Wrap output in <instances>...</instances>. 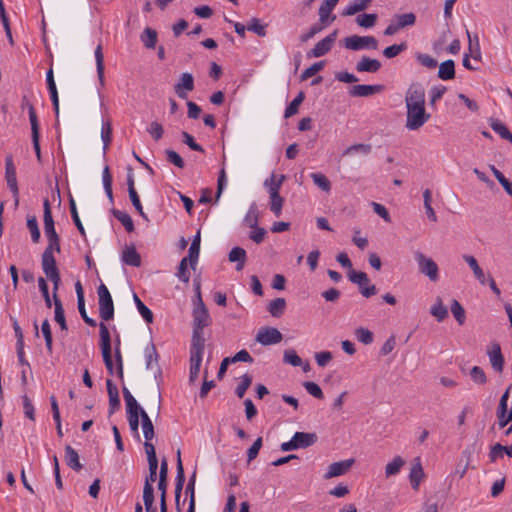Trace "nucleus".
Returning <instances> with one entry per match:
<instances>
[{
  "label": "nucleus",
  "mask_w": 512,
  "mask_h": 512,
  "mask_svg": "<svg viewBox=\"0 0 512 512\" xmlns=\"http://www.w3.org/2000/svg\"><path fill=\"white\" fill-rule=\"evenodd\" d=\"M405 127L410 131L419 130L430 119V114L426 112L425 106L406 108Z\"/></svg>",
  "instance_id": "1"
},
{
  "label": "nucleus",
  "mask_w": 512,
  "mask_h": 512,
  "mask_svg": "<svg viewBox=\"0 0 512 512\" xmlns=\"http://www.w3.org/2000/svg\"><path fill=\"white\" fill-rule=\"evenodd\" d=\"M99 314L102 320L109 321L114 317V304L112 296L105 284L101 283L97 288Z\"/></svg>",
  "instance_id": "2"
},
{
  "label": "nucleus",
  "mask_w": 512,
  "mask_h": 512,
  "mask_svg": "<svg viewBox=\"0 0 512 512\" xmlns=\"http://www.w3.org/2000/svg\"><path fill=\"white\" fill-rule=\"evenodd\" d=\"M100 347L104 364L110 374L114 372V364L111 355V338L107 326L100 323Z\"/></svg>",
  "instance_id": "3"
},
{
  "label": "nucleus",
  "mask_w": 512,
  "mask_h": 512,
  "mask_svg": "<svg viewBox=\"0 0 512 512\" xmlns=\"http://www.w3.org/2000/svg\"><path fill=\"white\" fill-rule=\"evenodd\" d=\"M41 264L46 277L53 283V291H58L61 278L54 254L43 253Z\"/></svg>",
  "instance_id": "4"
},
{
  "label": "nucleus",
  "mask_w": 512,
  "mask_h": 512,
  "mask_svg": "<svg viewBox=\"0 0 512 512\" xmlns=\"http://www.w3.org/2000/svg\"><path fill=\"white\" fill-rule=\"evenodd\" d=\"M415 260L417 261L419 271L427 276L430 281L436 282L439 279V268L436 262L422 252L417 251L415 253Z\"/></svg>",
  "instance_id": "5"
},
{
  "label": "nucleus",
  "mask_w": 512,
  "mask_h": 512,
  "mask_svg": "<svg viewBox=\"0 0 512 512\" xmlns=\"http://www.w3.org/2000/svg\"><path fill=\"white\" fill-rule=\"evenodd\" d=\"M192 318L193 330L195 331H203L205 327L211 324V317L202 297H199V303H194Z\"/></svg>",
  "instance_id": "6"
},
{
  "label": "nucleus",
  "mask_w": 512,
  "mask_h": 512,
  "mask_svg": "<svg viewBox=\"0 0 512 512\" xmlns=\"http://www.w3.org/2000/svg\"><path fill=\"white\" fill-rule=\"evenodd\" d=\"M345 48L353 51L362 49H377L378 41L373 36L352 35L344 39Z\"/></svg>",
  "instance_id": "7"
},
{
  "label": "nucleus",
  "mask_w": 512,
  "mask_h": 512,
  "mask_svg": "<svg viewBox=\"0 0 512 512\" xmlns=\"http://www.w3.org/2000/svg\"><path fill=\"white\" fill-rule=\"evenodd\" d=\"M5 179L8 188L13 194L15 205L17 206L19 203V188L16 177V167L11 154L7 155L5 158Z\"/></svg>",
  "instance_id": "8"
},
{
  "label": "nucleus",
  "mask_w": 512,
  "mask_h": 512,
  "mask_svg": "<svg viewBox=\"0 0 512 512\" xmlns=\"http://www.w3.org/2000/svg\"><path fill=\"white\" fill-rule=\"evenodd\" d=\"M405 105L408 107L425 106V90L419 83H413L405 93Z\"/></svg>",
  "instance_id": "9"
},
{
  "label": "nucleus",
  "mask_w": 512,
  "mask_h": 512,
  "mask_svg": "<svg viewBox=\"0 0 512 512\" xmlns=\"http://www.w3.org/2000/svg\"><path fill=\"white\" fill-rule=\"evenodd\" d=\"M282 338L281 332L273 327L261 328L256 335V341L265 346L277 344Z\"/></svg>",
  "instance_id": "10"
},
{
  "label": "nucleus",
  "mask_w": 512,
  "mask_h": 512,
  "mask_svg": "<svg viewBox=\"0 0 512 512\" xmlns=\"http://www.w3.org/2000/svg\"><path fill=\"white\" fill-rule=\"evenodd\" d=\"M29 120L31 124V137H32V143L33 148L35 150V154L37 157V160L41 162V149H40V143H39V123L37 119V115L35 112V108L33 105H29Z\"/></svg>",
  "instance_id": "11"
},
{
  "label": "nucleus",
  "mask_w": 512,
  "mask_h": 512,
  "mask_svg": "<svg viewBox=\"0 0 512 512\" xmlns=\"http://www.w3.org/2000/svg\"><path fill=\"white\" fill-rule=\"evenodd\" d=\"M194 90V77L191 73L185 72L180 76L179 81L174 86V91L181 99L188 97V92Z\"/></svg>",
  "instance_id": "12"
},
{
  "label": "nucleus",
  "mask_w": 512,
  "mask_h": 512,
  "mask_svg": "<svg viewBox=\"0 0 512 512\" xmlns=\"http://www.w3.org/2000/svg\"><path fill=\"white\" fill-rule=\"evenodd\" d=\"M336 36L337 31L326 36L314 46V48L308 53V56L318 58L327 54L331 50L332 45L336 40Z\"/></svg>",
  "instance_id": "13"
},
{
  "label": "nucleus",
  "mask_w": 512,
  "mask_h": 512,
  "mask_svg": "<svg viewBox=\"0 0 512 512\" xmlns=\"http://www.w3.org/2000/svg\"><path fill=\"white\" fill-rule=\"evenodd\" d=\"M487 354L492 368L496 372L501 373L504 368V357L502 355L500 345L497 342L491 343L487 350Z\"/></svg>",
  "instance_id": "14"
},
{
  "label": "nucleus",
  "mask_w": 512,
  "mask_h": 512,
  "mask_svg": "<svg viewBox=\"0 0 512 512\" xmlns=\"http://www.w3.org/2000/svg\"><path fill=\"white\" fill-rule=\"evenodd\" d=\"M354 459H347L344 461L334 462L329 465L328 470L324 474V479H331L344 475L354 464Z\"/></svg>",
  "instance_id": "15"
},
{
  "label": "nucleus",
  "mask_w": 512,
  "mask_h": 512,
  "mask_svg": "<svg viewBox=\"0 0 512 512\" xmlns=\"http://www.w3.org/2000/svg\"><path fill=\"white\" fill-rule=\"evenodd\" d=\"M144 358H145L146 369L152 370L156 366L157 373H155V378H157L158 376H161L162 372H161V369L158 367L159 355H158L156 347L152 341L144 349Z\"/></svg>",
  "instance_id": "16"
},
{
  "label": "nucleus",
  "mask_w": 512,
  "mask_h": 512,
  "mask_svg": "<svg viewBox=\"0 0 512 512\" xmlns=\"http://www.w3.org/2000/svg\"><path fill=\"white\" fill-rule=\"evenodd\" d=\"M43 210H44V233L47 239L59 237L54 225V220L51 213V206L49 200L46 198L43 202Z\"/></svg>",
  "instance_id": "17"
},
{
  "label": "nucleus",
  "mask_w": 512,
  "mask_h": 512,
  "mask_svg": "<svg viewBox=\"0 0 512 512\" xmlns=\"http://www.w3.org/2000/svg\"><path fill=\"white\" fill-rule=\"evenodd\" d=\"M204 349H205L204 332L193 330L192 342H191V347H190V357L202 359Z\"/></svg>",
  "instance_id": "18"
},
{
  "label": "nucleus",
  "mask_w": 512,
  "mask_h": 512,
  "mask_svg": "<svg viewBox=\"0 0 512 512\" xmlns=\"http://www.w3.org/2000/svg\"><path fill=\"white\" fill-rule=\"evenodd\" d=\"M383 90L382 85H365L359 84L353 86L349 94L353 97H368L376 93H380Z\"/></svg>",
  "instance_id": "19"
},
{
  "label": "nucleus",
  "mask_w": 512,
  "mask_h": 512,
  "mask_svg": "<svg viewBox=\"0 0 512 512\" xmlns=\"http://www.w3.org/2000/svg\"><path fill=\"white\" fill-rule=\"evenodd\" d=\"M177 475H176V485H175V499L176 505H179V499L181 495V491L183 489V485L185 482V474L184 468L181 461V453L180 450L177 451V465H176Z\"/></svg>",
  "instance_id": "20"
},
{
  "label": "nucleus",
  "mask_w": 512,
  "mask_h": 512,
  "mask_svg": "<svg viewBox=\"0 0 512 512\" xmlns=\"http://www.w3.org/2000/svg\"><path fill=\"white\" fill-rule=\"evenodd\" d=\"M292 439L296 445V449H304L316 443L317 435L315 433L296 432Z\"/></svg>",
  "instance_id": "21"
},
{
  "label": "nucleus",
  "mask_w": 512,
  "mask_h": 512,
  "mask_svg": "<svg viewBox=\"0 0 512 512\" xmlns=\"http://www.w3.org/2000/svg\"><path fill=\"white\" fill-rule=\"evenodd\" d=\"M381 68V63L377 59H371L363 56L356 64L358 72L376 73Z\"/></svg>",
  "instance_id": "22"
},
{
  "label": "nucleus",
  "mask_w": 512,
  "mask_h": 512,
  "mask_svg": "<svg viewBox=\"0 0 512 512\" xmlns=\"http://www.w3.org/2000/svg\"><path fill=\"white\" fill-rule=\"evenodd\" d=\"M424 478V471L421 465L419 458L416 459L415 463L412 464L409 479L411 482V486L414 490L419 489V485L421 480Z\"/></svg>",
  "instance_id": "23"
},
{
  "label": "nucleus",
  "mask_w": 512,
  "mask_h": 512,
  "mask_svg": "<svg viewBox=\"0 0 512 512\" xmlns=\"http://www.w3.org/2000/svg\"><path fill=\"white\" fill-rule=\"evenodd\" d=\"M463 260L468 264V266L473 271L475 278L479 281L480 284H486V276L483 269L479 266L476 258L471 255H463Z\"/></svg>",
  "instance_id": "24"
},
{
  "label": "nucleus",
  "mask_w": 512,
  "mask_h": 512,
  "mask_svg": "<svg viewBox=\"0 0 512 512\" xmlns=\"http://www.w3.org/2000/svg\"><path fill=\"white\" fill-rule=\"evenodd\" d=\"M122 261L126 265L139 267L141 265V257L134 246L126 247L122 253Z\"/></svg>",
  "instance_id": "25"
},
{
  "label": "nucleus",
  "mask_w": 512,
  "mask_h": 512,
  "mask_svg": "<svg viewBox=\"0 0 512 512\" xmlns=\"http://www.w3.org/2000/svg\"><path fill=\"white\" fill-rule=\"evenodd\" d=\"M200 253V231L197 232L196 236L194 237L188 251V256H186L189 259V265L190 267L195 270L198 258Z\"/></svg>",
  "instance_id": "26"
},
{
  "label": "nucleus",
  "mask_w": 512,
  "mask_h": 512,
  "mask_svg": "<svg viewBox=\"0 0 512 512\" xmlns=\"http://www.w3.org/2000/svg\"><path fill=\"white\" fill-rule=\"evenodd\" d=\"M269 195H270V209L276 217H279L282 212L284 199L278 193L277 186H275L272 189H269Z\"/></svg>",
  "instance_id": "27"
},
{
  "label": "nucleus",
  "mask_w": 512,
  "mask_h": 512,
  "mask_svg": "<svg viewBox=\"0 0 512 512\" xmlns=\"http://www.w3.org/2000/svg\"><path fill=\"white\" fill-rule=\"evenodd\" d=\"M53 302L55 306V321L60 325L61 330L67 331L68 327L65 320L64 309L61 300L58 298L57 291H53Z\"/></svg>",
  "instance_id": "28"
},
{
  "label": "nucleus",
  "mask_w": 512,
  "mask_h": 512,
  "mask_svg": "<svg viewBox=\"0 0 512 512\" xmlns=\"http://www.w3.org/2000/svg\"><path fill=\"white\" fill-rule=\"evenodd\" d=\"M246 258H247L246 251L241 247L232 248V250L229 252V256H228V259L230 262L237 263V265H236L237 271H241L244 268Z\"/></svg>",
  "instance_id": "29"
},
{
  "label": "nucleus",
  "mask_w": 512,
  "mask_h": 512,
  "mask_svg": "<svg viewBox=\"0 0 512 512\" xmlns=\"http://www.w3.org/2000/svg\"><path fill=\"white\" fill-rule=\"evenodd\" d=\"M65 461L66 464L75 471H80L82 469V464L79 461V455L70 445L65 447Z\"/></svg>",
  "instance_id": "30"
},
{
  "label": "nucleus",
  "mask_w": 512,
  "mask_h": 512,
  "mask_svg": "<svg viewBox=\"0 0 512 512\" xmlns=\"http://www.w3.org/2000/svg\"><path fill=\"white\" fill-rule=\"evenodd\" d=\"M406 464V461L401 456H395L392 461H390L385 466V477L390 478L392 476L397 475L401 469Z\"/></svg>",
  "instance_id": "31"
},
{
  "label": "nucleus",
  "mask_w": 512,
  "mask_h": 512,
  "mask_svg": "<svg viewBox=\"0 0 512 512\" xmlns=\"http://www.w3.org/2000/svg\"><path fill=\"white\" fill-rule=\"evenodd\" d=\"M466 34L468 37V55H470L474 60H481V49L478 36H472L468 30H466Z\"/></svg>",
  "instance_id": "32"
},
{
  "label": "nucleus",
  "mask_w": 512,
  "mask_h": 512,
  "mask_svg": "<svg viewBox=\"0 0 512 512\" xmlns=\"http://www.w3.org/2000/svg\"><path fill=\"white\" fill-rule=\"evenodd\" d=\"M141 413V422H142V430L145 438V442L151 443L150 441L154 438V426L153 423L146 413V411H140Z\"/></svg>",
  "instance_id": "33"
},
{
  "label": "nucleus",
  "mask_w": 512,
  "mask_h": 512,
  "mask_svg": "<svg viewBox=\"0 0 512 512\" xmlns=\"http://www.w3.org/2000/svg\"><path fill=\"white\" fill-rule=\"evenodd\" d=\"M438 77L441 80H451L455 77V64L453 60L449 59L440 64Z\"/></svg>",
  "instance_id": "34"
},
{
  "label": "nucleus",
  "mask_w": 512,
  "mask_h": 512,
  "mask_svg": "<svg viewBox=\"0 0 512 512\" xmlns=\"http://www.w3.org/2000/svg\"><path fill=\"white\" fill-rule=\"evenodd\" d=\"M430 313L438 322L444 321L448 316V309L444 306L442 299L437 297L435 303L430 308Z\"/></svg>",
  "instance_id": "35"
},
{
  "label": "nucleus",
  "mask_w": 512,
  "mask_h": 512,
  "mask_svg": "<svg viewBox=\"0 0 512 512\" xmlns=\"http://www.w3.org/2000/svg\"><path fill=\"white\" fill-rule=\"evenodd\" d=\"M372 0H355L350 3L343 11L344 16H352L364 11L371 4Z\"/></svg>",
  "instance_id": "36"
},
{
  "label": "nucleus",
  "mask_w": 512,
  "mask_h": 512,
  "mask_svg": "<svg viewBox=\"0 0 512 512\" xmlns=\"http://www.w3.org/2000/svg\"><path fill=\"white\" fill-rule=\"evenodd\" d=\"M490 127L494 132L500 135L501 138L509 141L512 144V133L507 126L498 119H490Z\"/></svg>",
  "instance_id": "37"
},
{
  "label": "nucleus",
  "mask_w": 512,
  "mask_h": 512,
  "mask_svg": "<svg viewBox=\"0 0 512 512\" xmlns=\"http://www.w3.org/2000/svg\"><path fill=\"white\" fill-rule=\"evenodd\" d=\"M140 38H141L143 45L147 49L155 48L156 43H157V32L154 29H152L150 27H146L144 29L143 33L141 34Z\"/></svg>",
  "instance_id": "38"
},
{
  "label": "nucleus",
  "mask_w": 512,
  "mask_h": 512,
  "mask_svg": "<svg viewBox=\"0 0 512 512\" xmlns=\"http://www.w3.org/2000/svg\"><path fill=\"white\" fill-rule=\"evenodd\" d=\"M339 0H325L319 7V20L325 24Z\"/></svg>",
  "instance_id": "39"
},
{
  "label": "nucleus",
  "mask_w": 512,
  "mask_h": 512,
  "mask_svg": "<svg viewBox=\"0 0 512 512\" xmlns=\"http://www.w3.org/2000/svg\"><path fill=\"white\" fill-rule=\"evenodd\" d=\"M400 29L413 26L416 23V15L412 12L405 14H396L393 17Z\"/></svg>",
  "instance_id": "40"
},
{
  "label": "nucleus",
  "mask_w": 512,
  "mask_h": 512,
  "mask_svg": "<svg viewBox=\"0 0 512 512\" xmlns=\"http://www.w3.org/2000/svg\"><path fill=\"white\" fill-rule=\"evenodd\" d=\"M95 60H96V69H97V75L100 84L104 85V56L102 52V46L99 44L94 52Z\"/></svg>",
  "instance_id": "41"
},
{
  "label": "nucleus",
  "mask_w": 512,
  "mask_h": 512,
  "mask_svg": "<svg viewBox=\"0 0 512 512\" xmlns=\"http://www.w3.org/2000/svg\"><path fill=\"white\" fill-rule=\"evenodd\" d=\"M145 452L147 454V460L149 465V472H157L158 459L156 457L155 447L152 443H144Z\"/></svg>",
  "instance_id": "42"
},
{
  "label": "nucleus",
  "mask_w": 512,
  "mask_h": 512,
  "mask_svg": "<svg viewBox=\"0 0 512 512\" xmlns=\"http://www.w3.org/2000/svg\"><path fill=\"white\" fill-rule=\"evenodd\" d=\"M371 150H372V146L370 144H364V143L353 144V145L347 147L343 151L342 156H351L355 153L368 155V154H370Z\"/></svg>",
  "instance_id": "43"
},
{
  "label": "nucleus",
  "mask_w": 512,
  "mask_h": 512,
  "mask_svg": "<svg viewBox=\"0 0 512 512\" xmlns=\"http://www.w3.org/2000/svg\"><path fill=\"white\" fill-rule=\"evenodd\" d=\"M112 214L118 221L121 222L127 232H132L134 230L133 220L128 213L113 209Z\"/></svg>",
  "instance_id": "44"
},
{
  "label": "nucleus",
  "mask_w": 512,
  "mask_h": 512,
  "mask_svg": "<svg viewBox=\"0 0 512 512\" xmlns=\"http://www.w3.org/2000/svg\"><path fill=\"white\" fill-rule=\"evenodd\" d=\"M101 139L103 141V152L106 153L112 141V125L109 120L102 122Z\"/></svg>",
  "instance_id": "45"
},
{
  "label": "nucleus",
  "mask_w": 512,
  "mask_h": 512,
  "mask_svg": "<svg viewBox=\"0 0 512 512\" xmlns=\"http://www.w3.org/2000/svg\"><path fill=\"white\" fill-rule=\"evenodd\" d=\"M286 308V301L284 298H276L268 305V311L273 317H280Z\"/></svg>",
  "instance_id": "46"
},
{
  "label": "nucleus",
  "mask_w": 512,
  "mask_h": 512,
  "mask_svg": "<svg viewBox=\"0 0 512 512\" xmlns=\"http://www.w3.org/2000/svg\"><path fill=\"white\" fill-rule=\"evenodd\" d=\"M143 502L145 506V511L156 510V506H154V489L153 486L144 485L143 488Z\"/></svg>",
  "instance_id": "47"
},
{
  "label": "nucleus",
  "mask_w": 512,
  "mask_h": 512,
  "mask_svg": "<svg viewBox=\"0 0 512 512\" xmlns=\"http://www.w3.org/2000/svg\"><path fill=\"white\" fill-rule=\"evenodd\" d=\"M41 332H42L43 337L45 339L46 349H47L49 354H52V352H53V339H52V332H51L50 323H49V321L47 319H45L42 322Z\"/></svg>",
  "instance_id": "48"
},
{
  "label": "nucleus",
  "mask_w": 512,
  "mask_h": 512,
  "mask_svg": "<svg viewBox=\"0 0 512 512\" xmlns=\"http://www.w3.org/2000/svg\"><path fill=\"white\" fill-rule=\"evenodd\" d=\"M259 221V212L257 205L255 203H252L249 207L248 212L245 215L244 222L250 227H256L258 226Z\"/></svg>",
  "instance_id": "49"
},
{
  "label": "nucleus",
  "mask_w": 512,
  "mask_h": 512,
  "mask_svg": "<svg viewBox=\"0 0 512 512\" xmlns=\"http://www.w3.org/2000/svg\"><path fill=\"white\" fill-rule=\"evenodd\" d=\"M123 396L124 400L126 402V411H144V409L138 404L136 399L133 397V395L130 393V391L124 387L123 388Z\"/></svg>",
  "instance_id": "50"
},
{
  "label": "nucleus",
  "mask_w": 512,
  "mask_h": 512,
  "mask_svg": "<svg viewBox=\"0 0 512 512\" xmlns=\"http://www.w3.org/2000/svg\"><path fill=\"white\" fill-rule=\"evenodd\" d=\"M304 93L303 92H300L292 101L291 103L287 106V108L285 109V112H284V117L285 118H290L292 117L293 115H295L297 112H298V108L300 106V104L303 102L304 100Z\"/></svg>",
  "instance_id": "51"
},
{
  "label": "nucleus",
  "mask_w": 512,
  "mask_h": 512,
  "mask_svg": "<svg viewBox=\"0 0 512 512\" xmlns=\"http://www.w3.org/2000/svg\"><path fill=\"white\" fill-rule=\"evenodd\" d=\"M349 280L357 285H359L360 289L368 285L370 283V279L368 278L367 274L362 271H355L351 270L348 274Z\"/></svg>",
  "instance_id": "52"
},
{
  "label": "nucleus",
  "mask_w": 512,
  "mask_h": 512,
  "mask_svg": "<svg viewBox=\"0 0 512 512\" xmlns=\"http://www.w3.org/2000/svg\"><path fill=\"white\" fill-rule=\"evenodd\" d=\"M27 228L31 234L32 241L38 243L40 240V230L37 218L34 215L27 217Z\"/></svg>",
  "instance_id": "53"
},
{
  "label": "nucleus",
  "mask_w": 512,
  "mask_h": 512,
  "mask_svg": "<svg viewBox=\"0 0 512 512\" xmlns=\"http://www.w3.org/2000/svg\"><path fill=\"white\" fill-rule=\"evenodd\" d=\"M133 298H134L136 307H137L139 313L141 314V316L143 317V319L147 323H152L153 322L152 311L139 299V297L136 294H134Z\"/></svg>",
  "instance_id": "54"
},
{
  "label": "nucleus",
  "mask_w": 512,
  "mask_h": 512,
  "mask_svg": "<svg viewBox=\"0 0 512 512\" xmlns=\"http://www.w3.org/2000/svg\"><path fill=\"white\" fill-rule=\"evenodd\" d=\"M310 177L312 178L314 184L318 186L321 190L325 192H329L331 190V183L324 174L311 173Z\"/></svg>",
  "instance_id": "55"
},
{
  "label": "nucleus",
  "mask_w": 512,
  "mask_h": 512,
  "mask_svg": "<svg viewBox=\"0 0 512 512\" xmlns=\"http://www.w3.org/2000/svg\"><path fill=\"white\" fill-rule=\"evenodd\" d=\"M102 181L105 193L110 201H113V191H112V175L110 173L109 167L106 166L103 169L102 173Z\"/></svg>",
  "instance_id": "56"
},
{
  "label": "nucleus",
  "mask_w": 512,
  "mask_h": 512,
  "mask_svg": "<svg viewBox=\"0 0 512 512\" xmlns=\"http://www.w3.org/2000/svg\"><path fill=\"white\" fill-rule=\"evenodd\" d=\"M450 309L458 324L463 325L465 323L466 316L462 305L457 300H453Z\"/></svg>",
  "instance_id": "57"
},
{
  "label": "nucleus",
  "mask_w": 512,
  "mask_h": 512,
  "mask_svg": "<svg viewBox=\"0 0 512 512\" xmlns=\"http://www.w3.org/2000/svg\"><path fill=\"white\" fill-rule=\"evenodd\" d=\"M377 14H360L356 17V23L363 28H371L376 24Z\"/></svg>",
  "instance_id": "58"
},
{
  "label": "nucleus",
  "mask_w": 512,
  "mask_h": 512,
  "mask_svg": "<svg viewBox=\"0 0 512 512\" xmlns=\"http://www.w3.org/2000/svg\"><path fill=\"white\" fill-rule=\"evenodd\" d=\"M406 49H407V45L405 42H402L400 44H394V45L386 47L383 50V55L386 58L391 59V58L398 56L401 52H403Z\"/></svg>",
  "instance_id": "59"
},
{
  "label": "nucleus",
  "mask_w": 512,
  "mask_h": 512,
  "mask_svg": "<svg viewBox=\"0 0 512 512\" xmlns=\"http://www.w3.org/2000/svg\"><path fill=\"white\" fill-rule=\"evenodd\" d=\"M356 338L359 342L368 345L373 342L374 336L373 333L364 327H359L355 330Z\"/></svg>",
  "instance_id": "60"
},
{
  "label": "nucleus",
  "mask_w": 512,
  "mask_h": 512,
  "mask_svg": "<svg viewBox=\"0 0 512 512\" xmlns=\"http://www.w3.org/2000/svg\"><path fill=\"white\" fill-rule=\"evenodd\" d=\"M251 383L252 377L249 374H244L241 377L240 383L235 389V394L237 395V397L243 398L247 389L250 387Z\"/></svg>",
  "instance_id": "61"
},
{
  "label": "nucleus",
  "mask_w": 512,
  "mask_h": 512,
  "mask_svg": "<svg viewBox=\"0 0 512 512\" xmlns=\"http://www.w3.org/2000/svg\"><path fill=\"white\" fill-rule=\"evenodd\" d=\"M188 264L189 259L187 257L182 258L178 266V271L176 273V276L179 278V280H181L184 283H188L190 280V274L187 270Z\"/></svg>",
  "instance_id": "62"
},
{
  "label": "nucleus",
  "mask_w": 512,
  "mask_h": 512,
  "mask_svg": "<svg viewBox=\"0 0 512 512\" xmlns=\"http://www.w3.org/2000/svg\"><path fill=\"white\" fill-rule=\"evenodd\" d=\"M201 358H191L190 357V373H189V382L195 383L198 379L200 367H201Z\"/></svg>",
  "instance_id": "63"
},
{
  "label": "nucleus",
  "mask_w": 512,
  "mask_h": 512,
  "mask_svg": "<svg viewBox=\"0 0 512 512\" xmlns=\"http://www.w3.org/2000/svg\"><path fill=\"white\" fill-rule=\"evenodd\" d=\"M416 59L422 66L428 69H434L438 65L437 60L428 54L417 53Z\"/></svg>",
  "instance_id": "64"
}]
</instances>
